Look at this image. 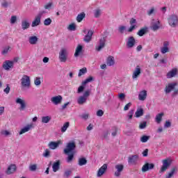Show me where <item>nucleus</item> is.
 <instances>
[{"mask_svg":"<svg viewBox=\"0 0 178 178\" xmlns=\"http://www.w3.org/2000/svg\"><path fill=\"white\" fill-rule=\"evenodd\" d=\"M177 86V82H170L165 85V87L164 88V92L165 94H170L172 91H174L172 94V97H176L178 94V90H175Z\"/></svg>","mask_w":178,"mask_h":178,"instance_id":"1","label":"nucleus"},{"mask_svg":"<svg viewBox=\"0 0 178 178\" xmlns=\"http://www.w3.org/2000/svg\"><path fill=\"white\" fill-rule=\"evenodd\" d=\"M67 56H69L67 49L62 48L58 53V59L60 62L65 63V62L67 61Z\"/></svg>","mask_w":178,"mask_h":178,"instance_id":"2","label":"nucleus"},{"mask_svg":"<svg viewBox=\"0 0 178 178\" xmlns=\"http://www.w3.org/2000/svg\"><path fill=\"white\" fill-rule=\"evenodd\" d=\"M168 24L172 29L178 27V16L177 15H171L168 19Z\"/></svg>","mask_w":178,"mask_h":178,"instance_id":"3","label":"nucleus"},{"mask_svg":"<svg viewBox=\"0 0 178 178\" xmlns=\"http://www.w3.org/2000/svg\"><path fill=\"white\" fill-rule=\"evenodd\" d=\"M90 94H91L90 90L85 91L83 95L82 96H80L77 99V103L79 104V105H83V104H86L87 102V99L88 98Z\"/></svg>","mask_w":178,"mask_h":178,"instance_id":"4","label":"nucleus"},{"mask_svg":"<svg viewBox=\"0 0 178 178\" xmlns=\"http://www.w3.org/2000/svg\"><path fill=\"white\" fill-rule=\"evenodd\" d=\"M21 86L24 87V88H29L31 86L30 76L27 75H24L21 79Z\"/></svg>","mask_w":178,"mask_h":178,"instance_id":"5","label":"nucleus"},{"mask_svg":"<svg viewBox=\"0 0 178 178\" xmlns=\"http://www.w3.org/2000/svg\"><path fill=\"white\" fill-rule=\"evenodd\" d=\"M15 102L17 105H19V110L24 111L26 108H27V104L26 103V100L23 97H17L15 99Z\"/></svg>","mask_w":178,"mask_h":178,"instance_id":"6","label":"nucleus"},{"mask_svg":"<svg viewBox=\"0 0 178 178\" xmlns=\"http://www.w3.org/2000/svg\"><path fill=\"white\" fill-rule=\"evenodd\" d=\"M163 165L161 168V173H163L165 170H168V168L172 164V160L170 159H164L162 161Z\"/></svg>","mask_w":178,"mask_h":178,"instance_id":"7","label":"nucleus"},{"mask_svg":"<svg viewBox=\"0 0 178 178\" xmlns=\"http://www.w3.org/2000/svg\"><path fill=\"white\" fill-rule=\"evenodd\" d=\"M34 128V124L33 122L26 124L25 127H24L19 132V136H22V134H24L25 133H28V131H30V130H33Z\"/></svg>","mask_w":178,"mask_h":178,"instance_id":"8","label":"nucleus"},{"mask_svg":"<svg viewBox=\"0 0 178 178\" xmlns=\"http://www.w3.org/2000/svg\"><path fill=\"white\" fill-rule=\"evenodd\" d=\"M74 148H76V144L74 142H70L67 144L66 148L64 149V154L67 155L69 154L70 152L74 151Z\"/></svg>","mask_w":178,"mask_h":178,"instance_id":"9","label":"nucleus"},{"mask_svg":"<svg viewBox=\"0 0 178 178\" xmlns=\"http://www.w3.org/2000/svg\"><path fill=\"white\" fill-rule=\"evenodd\" d=\"M115 172L114 173V176L115 177H120V175H122V172H123V169H124V165L122 164H117L115 166Z\"/></svg>","mask_w":178,"mask_h":178,"instance_id":"10","label":"nucleus"},{"mask_svg":"<svg viewBox=\"0 0 178 178\" xmlns=\"http://www.w3.org/2000/svg\"><path fill=\"white\" fill-rule=\"evenodd\" d=\"M105 42H106V37L102 38L96 45V51H101V49L104 48Z\"/></svg>","mask_w":178,"mask_h":178,"instance_id":"11","label":"nucleus"},{"mask_svg":"<svg viewBox=\"0 0 178 178\" xmlns=\"http://www.w3.org/2000/svg\"><path fill=\"white\" fill-rule=\"evenodd\" d=\"M178 75V70L177 68H172L166 74V79H173V77H176Z\"/></svg>","mask_w":178,"mask_h":178,"instance_id":"12","label":"nucleus"},{"mask_svg":"<svg viewBox=\"0 0 178 178\" xmlns=\"http://www.w3.org/2000/svg\"><path fill=\"white\" fill-rule=\"evenodd\" d=\"M84 34H87L84 38L85 42H90L91 41V38H92L93 32L91 30L88 31L87 29L83 30Z\"/></svg>","mask_w":178,"mask_h":178,"instance_id":"13","label":"nucleus"},{"mask_svg":"<svg viewBox=\"0 0 178 178\" xmlns=\"http://www.w3.org/2000/svg\"><path fill=\"white\" fill-rule=\"evenodd\" d=\"M108 169V165L104 164L97 171V177H102L105 175V172H106Z\"/></svg>","mask_w":178,"mask_h":178,"instance_id":"14","label":"nucleus"},{"mask_svg":"<svg viewBox=\"0 0 178 178\" xmlns=\"http://www.w3.org/2000/svg\"><path fill=\"white\" fill-rule=\"evenodd\" d=\"M140 74H141V67H140V66L138 65L136 66L134 71L133 72V74H132L133 80H137V79L140 77Z\"/></svg>","mask_w":178,"mask_h":178,"instance_id":"15","label":"nucleus"},{"mask_svg":"<svg viewBox=\"0 0 178 178\" xmlns=\"http://www.w3.org/2000/svg\"><path fill=\"white\" fill-rule=\"evenodd\" d=\"M62 99H63V98L60 95L54 96L51 98V102H52L54 105H59L62 104Z\"/></svg>","mask_w":178,"mask_h":178,"instance_id":"16","label":"nucleus"},{"mask_svg":"<svg viewBox=\"0 0 178 178\" xmlns=\"http://www.w3.org/2000/svg\"><path fill=\"white\" fill-rule=\"evenodd\" d=\"M62 144V140L51 141L48 144V147L50 149H56Z\"/></svg>","mask_w":178,"mask_h":178,"instance_id":"17","label":"nucleus"},{"mask_svg":"<svg viewBox=\"0 0 178 178\" xmlns=\"http://www.w3.org/2000/svg\"><path fill=\"white\" fill-rule=\"evenodd\" d=\"M138 161V155H131L128 158V163L129 165H137V162Z\"/></svg>","mask_w":178,"mask_h":178,"instance_id":"18","label":"nucleus"},{"mask_svg":"<svg viewBox=\"0 0 178 178\" xmlns=\"http://www.w3.org/2000/svg\"><path fill=\"white\" fill-rule=\"evenodd\" d=\"M147 97H148V92L146 90H143L139 92L138 98L139 101H145Z\"/></svg>","mask_w":178,"mask_h":178,"instance_id":"19","label":"nucleus"},{"mask_svg":"<svg viewBox=\"0 0 178 178\" xmlns=\"http://www.w3.org/2000/svg\"><path fill=\"white\" fill-rule=\"evenodd\" d=\"M129 24L131 25V26L128 29L129 33H131V31H134V30H136V29H137V20H136V19H131Z\"/></svg>","mask_w":178,"mask_h":178,"instance_id":"20","label":"nucleus"},{"mask_svg":"<svg viewBox=\"0 0 178 178\" xmlns=\"http://www.w3.org/2000/svg\"><path fill=\"white\" fill-rule=\"evenodd\" d=\"M136 45V39L133 36H130L127 39V47L128 48H133Z\"/></svg>","mask_w":178,"mask_h":178,"instance_id":"21","label":"nucleus"},{"mask_svg":"<svg viewBox=\"0 0 178 178\" xmlns=\"http://www.w3.org/2000/svg\"><path fill=\"white\" fill-rule=\"evenodd\" d=\"M13 62L11 60H6L3 64V67L5 70H10V69H13Z\"/></svg>","mask_w":178,"mask_h":178,"instance_id":"22","label":"nucleus"},{"mask_svg":"<svg viewBox=\"0 0 178 178\" xmlns=\"http://www.w3.org/2000/svg\"><path fill=\"white\" fill-rule=\"evenodd\" d=\"M28 41L31 45H37V44H38V37L36 35L29 36Z\"/></svg>","mask_w":178,"mask_h":178,"instance_id":"23","label":"nucleus"},{"mask_svg":"<svg viewBox=\"0 0 178 178\" xmlns=\"http://www.w3.org/2000/svg\"><path fill=\"white\" fill-rule=\"evenodd\" d=\"M155 168V165L154 163H146L142 167V172H148V170H151Z\"/></svg>","mask_w":178,"mask_h":178,"instance_id":"24","label":"nucleus"},{"mask_svg":"<svg viewBox=\"0 0 178 178\" xmlns=\"http://www.w3.org/2000/svg\"><path fill=\"white\" fill-rule=\"evenodd\" d=\"M169 42L165 41L163 43V47H161V54H168L169 52Z\"/></svg>","mask_w":178,"mask_h":178,"instance_id":"25","label":"nucleus"},{"mask_svg":"<svg viewBox=\"0 0 178 178\" xmlns=\"http://www.w3.org/2000/svg\"><path fill=\"white\" fill-rule=\"evenodd\" d=\"M160 24L161 22H159V20H153L152 22V29L153 30V31H156V30H159V27H161Z\"/></svg>","mask_w":178,"mask_h":178,"instance_id":"26","label":"nucleus"},{"mask_svg":"<svg viewBox=\"0 0 178 178\" xmlns=\"http://www.w3.org/2000/svg\"><path fill=\"white\" fill-rule=\"evenodd\" d=\"M40 23H41V17L40 15H36L34 20L32 22V27H37V26H40Z\"/></svg>","mask_w":178,"mask_h":178,"instance_id":"27","label":"nucleus"},{"mask_svg":"<svg viewBox=\"0 0 178 178\" xmlns=\"http://www.w3.org/2000/svg\"><path fill=\"white\" fill-rule=\"evenodd\" d=\"M59 169H60V161L58 160L53 163L52 170L54 173H56Z\"/></svg>","mask_w":178,"mask_h":178,"instance_id":"28","label":"nucleus"},{"mask_svg":"<svg viewBox=\"0 0 178 178\" xmlns=\"http://www.w3.org/2000/svg\"><path fill=\"white\" fill-rule=\"evenodd\" d=\"M147 33H148V27H144L140 29L137 34L139 35V37H143V35H145Z\"/></svg>","mask_w":178,"mask_h":178,"instance_id":"29","label":"nucleus"},{"mask_svg":"<svg viewBox=\"0 0 178 178\" xmlns=\"http://www.w3.org/2000/svg\"><path fill=\"white\" fill-rule=\"evenodd\" d=\"M15 172H16V165H11L8 168L6 173L7 175H12V173H15Z\"/></svg>","mask_w":178,"mask_h":178,"instance_id":"30","label":"nucleus"},{"mask_svg":"<svg viewBox=\"0 0 178 178\" xmlns=\"http://www.w3.org/2000/svg\"><path fill=\"white\" fill-rule=\"evenodd\" d=\"M81 52H83V46H81V44H79L76 47V49L75 50V53H74L75 58H77V56H79L80 54H81Z\"/></svg>","mask_w":178,"mask_h":178,"instance_id":"31","label":"nucleus"},{"mask_svg":"<svg viewBox=\"0 0 178 178\" xmlns=\"http://www.w3.org/2000/svg\"><path fill=\"white\" fill-rule=\"evenodd\" d=\"M163 113H160L156 115L155 122L157 123V124H160V123L162 122V118H163Z\"/></svg>","mask_w":178,"mask_h":178,"instance_id":"32","label":"nucleus"},{"mask_svg":"<svg viewBox=\"0 0 178 178\" xmlns=\"http://www.w3.org/2000/svg\"><path fill=\"white\" fill-rule=\"evenodd\" d=\"M108 66H113L115 65V58L113 56H109L106 61Z\"/></svg>","mask_w":178,"mask_h":178,"instance_id":"33","label":"nucleus"},{"mask_svg":"<svg viewBox=\"0 0 178 178\" xmlns=\"http://www.w3.org/2000/svg\"><path fill=\"white\" fill-rule=\"evenodd\" d=\"M144 115V110L140 108H138L135 113V118H141Z\"/></svg>","mask_w":178,"mask_h":178,"instance_id":"34","label":"nucleus"},{"mask_svg":"<svg viewBox=\"0 0 178 178\" xmlns=\"http://www.w3.org/2000/svg\"><path fill=\"white\" fill-rule=\"evenodd\" d=\"M85 17H86V13H81L76 17V22H78V23H81V22H83V19Z\"/></svg>","mask_w":178,"mask_h":178,"instance_id":"35","label":"nucleus"},{"mask_svg":"<svg viewBox=\"0 0 178 178\" xmlns=\"http://www.w3.org/2000/svg\"><path fill=\"white\" fill-rule=\"evenodd\" d=\"M156 13V8L155 7H151L147 11V14L148 16H152V15H155Z\"/></svg>","mask_w":178,"mask_h":178,"instance_id":"36","label":"nucleus"},{"mask_svg":"<svg viewBox=\"0 0 178 178\" xmlns=\"http://www.w3.org/2000/svg\"><path fill=\"white\" fill-rule=\"evenodd\" d=\"M10 51H12V47H10V46H6L1 51V54L8 55V53L10 52Z\"/></svg>","mask_w":178,"mask_h":178,"instance_id":"37","label":"nucleus"},{"mask_svg":"<svg viewBox=\"0 0 178 178\" xmlns=\"http://www.w3.org/2000/svg\"><path fill=\"white\" fill-rule=\"evenodd\" d=\"M22 29L27 30V29L30 27V23H29V21L23 20L22 22Z\"/></svg>","mask_w":178,"mask_h":178,"instance_id":"38","label":"nucleus"},{"mask_svg":"<svg viewBox=\"0 0 178 178\" xmlns=\"http://www.w3.org/2000/svg\"><path fill=\"white\" fill-rule=\"evenodd\" d=\"M101 15H102V10L99 9V8H97L94 10V16L95 17H100Z\"/></svg>","mask_w":178,"mask_h":178,"instance_id":"39","label":"nucleus"},{"mask_svg":"<svg viewBox=\"0 0 178 178\" xmlns=\"http://www.w3.org/2000/svg\"><path fill=\"white\" fill-rule=\"evenodd\" d=\"M53 6H54V3L49 2L44 5V8L46 10H51V9H52Z\"/></svg>","mask_w":178,"mask_h":178,"instance_id":"40","label":"nucleus"},{"mask_svg":"<svg viewBox=\"0 0 178 178\" xmlns=\"http://www.w3.org/2000/svg\"><path fill=\"white\" fill-rule=\"evenodd\" d=\"M78 164L79 165V166L87 165V160L84 158H81L79 159Z\"/></svg>","mask_w":178,"mask_h":178,"instance_id":"41","label":"nucleus"},{"mask_svg":"<svg viewBox=\"0 0 178 178\" xmlns=\"http://www.w3.org/2000/svg\"><path fill=\"white\" fill-rule=\"evenodd\" d=\"M86 73H87V68L86 67L81 68V70H79L78 76L79 77H81V76H84Z\"/></svg>","mask_w":178,"mask_h":178,"instance_id":"42","label":"nucleus"},{"mask_svg":"<svg viewBox=\"0 0 178 178\" xmlns=\"http://www.w3.org/2000/svg\"><path fill=\"white\" fill-rule=\"evenodd\" d=\"M69 126H70L69 122L64 123V124L61 127V132L65 133V131H66V130H67V129L69 128Z\"/></svg>","mask_w":178,"mask_h":178,"instance_id":"43","label":"nucleus"},{"mask_svg":"<svg viewBox=\"0 0 178 178\" xmlns=\"http://www.w3.org/2000/svg\"><path fill=\"white\" fill-rule=\"evenodd\" d=\"M51 120L50 116H43L42 117V123H49V121Z\"/></svg>","mask_w":178,"mask_h":178,"instance_id":"44","label":"nucleus"},{"mask_svg":"<svg viewBox=\"0 0 178 178\" xmlns=\"http://www.w3.org/2000/svg\"><path fill=\"white\" fill-rule=\"evenodd\" d=\"M176 173V169L172 168L171 171L166 175L165 178H172L173 175Z\"/></svg>","mask_w":178,"mask_h":178,"instance_id":"45","label":"nucleus"},{"mask_svg":"<svg viewBox=\"0 0 178 178\" xmlns=\"http://www.w3.org/2000/svg\"><path fill=\"white\" fill-rule=\"evenodd\" d=\"M74 158V154L71 153L68 154V156L67 157V163H70V162H72V161H73V159Z\"/></svg>","mask_w":178,"mask_h":178,"instance_id":"46","label":"nucleus"},{"mask_svg":"<svg viewBox=\"0 0 178 178\" xmlns=\"http://www.w3.org/2000/svg\"><path fill=\"white\" fill-rule=\"evenodd\" d=\"M134 115V110L129 111L127 115L128 120H131L133 119Z\"/></svg>","mask_w":178,"mask_h":178,"instance_id":"47","label":"nucleus"},{"mask_svg":"<svg viewBox=\"0 0 178 178\" xmlns=\"http://www.w3.org/2000/svg\"><path fill=\"white\" fill-rule=\"evenodd\" d=\"M1 133L2 136H4V137H9V136H12V133L8 130H3Z\"/></svg>","mask_w":178,"mask_h":178,"instance_id":"48","label":"nucleus"},{"mask_svg":"<svg viewBox=\"0 0 178 178\" xmlns=\"http://www.w3.org/2000/svg\"><path fill=\"white\" fill-rule=\"evenodd\" d=\"M92 80H93L92 76H89L85 81H82V85L86 86V84H88V83H91Z\"/></svg>","mask_w":178,"mask_h":178,"instance_id":"49","label":"nucleus"},{"mask_svg":"<svg viewBox=\"0 0 178 178\" xmlns=\"http://www.w3.org/2000/svg\"><path fill=\"white\" fill-rule=\"evenodd\" d=\"M80 118H81L83 120H88V118H90V113H85L80 115Z\"/></svg>","mask_w":178,"mask_h":178,"instance_id":"50","label":"nucleus"},{"mask_svg":"<svg viewBox=\"0 0 178 178\" xmlns=\"http://www.w3.org/2000/svg\"><path fill=\"white\" fill-rule=\"evenodd\" d=\"M34 84L35 86H41V78L40 77L35 78Z\"/></svg>","mask_w":178,"mask_h":178,"instance_id":"51","label":"nucleus"},{"mask_svg":"<svg viewBox=\"0 0 178 178\" xmlns=\"http://www.w3.org/2000/svg\"><path fill=\"white\" fill-rule=\"evenodd\" d=\"M16 22H17V17H16V15L12 16L10 19V24H15V23H16Z\"/></svg>","mask_w":178,"mask_h":178,"instance_id":"52","label":"nucleus"},{"mask_svg":"<svg viewBox=\"0 0 178 178\" xmlns=\"http://www.w3.org/2000/svg\"><path fill=\"white\" fill-rule=\"evenodd\" d=\"M67 29L70 31H75L76 24H71L68 26Z\"/></svg>","mask_w":178,"mask_h":178,"instance_id":"53","label":"nucleus"},{"mask_svg":"<svg viewBox=\"0 0 178 178\" xmlns=\"http://www.w3.org/2000/svg\"><path fill=\"white\" fill-rule=\"evenodd\" d=\"M149 140V136H143L140 138V142L141 143H147Z\"/></svg>","mask_w":178,"mask_h":178,"instance_id":"54","label":"nucleus"},{"mask_svg":"<svg viewBox=\"0 0 178 178\" xmlns=\"http://www.w3.org/2000/svg\"><path fill=\"white\" fill-rule=\"evenodd\" d=\"M145 127H147V122H145V121L141 122L139 124V129H140V130L145 129Z\"/></svg>","mask_w":178,"mask_h":178,"instance_id":"55","label":"nucleus"},{"mask_svg":"<svg viewBox=\"0 0 178 178\" xmlns=\"http://www.w3.org/2000/svg\"><path fill=\"white\" fill-rule=\"evenodd\" d=\"M51 23H52V19H51V18H47L44 21V26H49Z\"/></svg>","mask_w":178,"mask_h":178,"instance_id":"56","label":"nucleus"},{"mask_svg":"<svg viewBox=\"0 0 178 178\" xmlns=\"http://www.w3.org/2000/svg\"><path fill=\"white\" fill-rule=\"evenodd\" d=\"M84 86H86V85H83L82 84V86H80L78 88V90H77L78 94H80V93H81V92H83L84 91V88H86V87Z\"/></svg>","mask_w":178,"mask_h":178,"instance_id":"57","label":"nucleus"},{"mask_svg":"<svg viewBox=\"0 0 178 178\" xmlns=\"http://www.w3.org/2000/svg\"><path fill=\"white\" fill-rule=\"evenodd\" d=\"M29 170H31V172H35V170H37V165H31L29 166Z\"/></svg>","mask_w":178,"mask_h":178,"instance_id":"58","label":"nucleus"},{"mask_svg":"<svg viewBox=\"0 0 178 178\" xmlns=\"http://www.w3.org/2000/svg\"><path fill=\"white\" fill-rule=\"evenodd\" d=\"M112 130H113V132L111 133V136L113 137H115L116 134H118V128L113 127Z\"/></svg>","mask_w":178,"mask_h":178,"instance_id":"59","label":"nucleus"},{"mask_svg":"<svg viewBox=\"0 0 178 178\" xmlns=\"http://www.w3.org/2000/svg\"><path fill=\"white\" fill-rule=\"evenodd\" d=\"M49 154H51L49 150L48 149H46L44 152L43 153V156H44V158H48V156H49Z\"/></svg>","mask_w":178,"mask_h":178,"instance_id":"60","label":"nucleus"},{"mask_svg":"<svg viewBox=\"0 0 178 178\" xmlns=\"http://www.w3.org/2000/svg\"><path fill=\"white\" fill-rule=\"evenodd\" d=\"M97 116H99L101 118V116H104V111L102 110H98L96 113Z\"/></svg>","mask_w":178,"mask_h":178,"instance_id":"61","label":"nucleus"},{"mask_svg":"<svg viewBox=\"0 0 178 178\" xmlns=\"http://www.w3.org/2000/svg\"><path fill=\"white\" fill-rule=\"evenodd\" d=\"M3 92L6 94H9L10 92V87H9V85H7L6 88L3 90Z\"/></svg>","mask_w":178,"mask_h":178,"instance_id":"62","label":"nucleus"},{"mask_svg":"<svg viewBox=\"0 0 178 178\" xmlns=\"http://www.w3.org/2000/svg\"><path fill=\"white\" fill-rule=\"evenodd\" d=\"M118 30H119L120 33H124V30H126V26H120L118 27Z\"/></svg>","mask_w":178,"mask_h":178,"instance_id":"63","label":"nucleus"},{"mask_svg":"<svg viewBox=\"0 0 178 178\" xmlns=\"http://www.w3.org/2000/svg\"><path fill=\"white\" fill-rule=\"evenodd\" d=\"M131 106V103L129 102L124 107V111H129L130 109V107Z\"/></svg>","mask_w":178,"mask_h":178,"instance_id":"64","label":"nucleus"}]
</instances>
